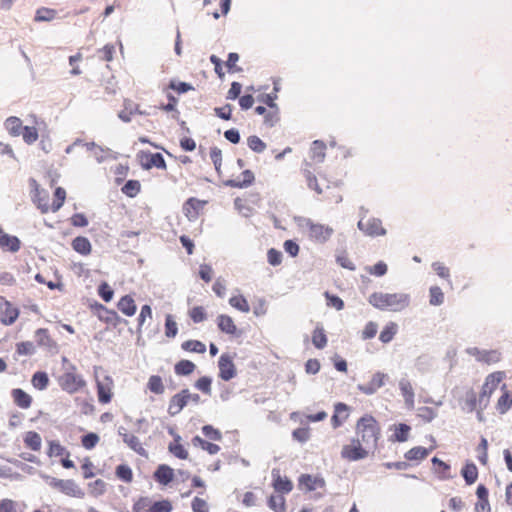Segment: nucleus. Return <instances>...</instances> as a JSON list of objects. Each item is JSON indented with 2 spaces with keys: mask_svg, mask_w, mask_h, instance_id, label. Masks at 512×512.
<instances>
[{
  "mask_svg": "<svg viewBox=\"0 0 512 512\" xmlns=\"http://www.w3.org/2000/svg\"><path fill=\"white\" fill-rule=\"evenodd\" d=\"M368 303L378 310L401 312L410 306L411 296L404 292H373L368 297Z\"/></svg>",
  "mask_w": 512,
  "mask_h": 512,
  "instance_id": "f257e3e1",
  "label": "nucleus"
},
{
  "mask_svg": "<svg viewBox=\"0 0 512 512\" xmlns=\"http://www.w3.org/2000/svg\"><path fill=\"white\" fill-rule=\"evenodd\" d=\"M357 434L360 436V442L366 448L374 449L379 437V426L374 417L365 415L361 417L356 425Z\"/></svg>",
  "mask_w": 512,
  "mask_h": 512,
  "instance_id": "f03ea898",
  "label": "nucleus"
},
{
  "mask_svg": "<svg viewBox=\"0 0 512 512\" xmlns=\"http://www.w3.org/2000/svg\"><path fill=\"white\" fill-rule=\"evenodd\" d=\"M41 478L44 479L49 486L58 489L60 492L67 496L82 497L84 495L81 488L76 484L74 480L57 479L46 474H41Z\"/></svg>",
  "mask_w": 512,
  "mask_h": 512,
  "instance_id": "7ed1b4c3",
  "label": "nucleus"
},
{
  "mask_svg": "<svg viewBox=\"0 0 512 512\" xmlns=\"http://www.w3.org/2000/svg\"><path fill=\"white\" fill-rule=\"evenodd\" d=\"M302 225L309 229V237L320 244L327 242L334 232L332 227L314 223L309 218H304Z\"/></svg>",
  "mask_w": 512,
  "mask_h": 512,
  "instance_id": "20e7f679",
  "label": "nucleus"
},
{
  "mask_svg": "<svg viewBox=\"0 0 512 512\" xmlns=\"http://www.w3.org/2000/svg\"><path fill=\"white\" fill-rule=\"evenodd\" d=\"M369 454V449L366 448L359 438L351 440V444L342 447L341 456L348 461H358L366 458Z\"/></svg>",
  "mask_w": 512,
  "mask_h": 512,
  "instance_id": "39448f33",
  "label": "nucleus"
},
{
  "mask_svg": "<svg viewBox=\"0 0 512 512\" xmlns=\"http://www.w3.org/2000/svg\"><path fill=\"white\" fill-rule=\"evenodd\" d=\"M85 384L86 382L82 376L73 371H66L59 377L60 387L70 394L78 392Z\"/></svg>",
  "mask_w": 512,
  "mask_h": 512,
  "instance_id": "423d86ee",
  "label": "nucleus"
},
{
  "mask_svg": "<svg viewBox=\"0 0 512 512\" xmlns=\"http://www.w3.org/2000/svg\"><path fill=\"white\" fill-rule=\"evenodd\" d=\"M357 227L360 231H362L365 235L370 237L376 236H384L387 231L382 226V221L379 218H369L367 221H364V217H362L357 224Z\"/></svg>",
  "mask_w": 512,
  "mask_h": 512,
  "instance_id": "0eeeda50",
  "label": "nucleus"
},
{
  "mask_svg": "<svg viewBox=\"0 0 512 512\" xmlns=\"http://www.w3.org/2000/svg\"><path fill=\"white\" fill-rule=\"evenodd\" d=\"M138 158L141 162V166L145 170H149L153 167H156L158 169H166L165 159H164L163 155L159 152L151 153V152L141 151L138 154Z\"/></svg>",
  "mask_w": 512,
  "mask_h": 512,
  "instance_id": "6e6552de",
  "label": "nucleus"
},
{
  "mask_svg": "<svg viewBox=\"0 0 512 512\" xmlns=\"http://www.w3.org/2000/svg\"><path fill=\"white\" fill-rule=\"evenodd\" d=\"M219 377L224 381H229L236 376V367L229 354H222L218 361Z\"/></svg>",
  "mask_w": 512,
  "mask_h": 512,
  "instance_id": "1a4fd4ad",
  "label": "nucleus"
},
{
  "mask_svg": "<svg viewBox=\"0 0 512 512\" xmlns=\"http://www.w3.org/2000/svg\"><path fill=\"white\" fill-rule=\"evenodd\" d=\"M387 374L376 372L367 384H358L357 389L365 395H373L385 384Z\"/></svg>",
  "mask_w": 512,
  "mask_h": 512,
  "instance_id": "9d476101",
  "label": "nucleus"
},
{
  "mask_svg": "<svg viewBox=\"0 0 512 512\" xmlns=\"http://www.w3.org/2000/svg\"><path fill=\"white\" fill-rule=\"evenodd\" d=\"M399 390L404 398L405 407L409 410L415 406V392L407 377H402L398 382Z\"/></svg>",
  "mask_w": 512,
  "mask_h": 512,
  "instance_id": "9b49d317",
  "label": "nucleus"
},
{
  "mask_svg": "<svg viewBox=\"0 0 512 512\" xmlns=\"http://www.w3.org/2000/svg\"><path fill=\"white\" fill-rule=\"evenodd\" d=\"M118 434L122 437L123 442L133 451L138 453L139 455H145V449L142 447V444L138 437L133 434H129L127 429L123 426L118 428Z\"/></svg>",
  "mask_w": 512,
  "mask_h": 512,
  "instance_id": "f8f14e48",
  "label": "nucleus"
},
{
  "mask_svg": "<svg viewBox=\"0 0 512 512\" xmlns=\"http://www.w3.org/2000/svg\"><path fill=\"white\" fill-rule=\"evenodd\" d=\"M272 478H273V487L276 492H279L280 494L289 493L292 488L293 484L288 478H282L280 475L279 469H273L272 472Z\"/></svg>",
  "mask_w": 512,
  "mask_h": 512,
  "instance_id": "ddd939ff",
  "label": "nucleus"
},
{
  "mask_svg": "<svg viewBox=\"0 0 512 512\" xmlns=\"http://www.w3.org/2000/svg\"><path fill=\"white\" fill-rule=\"evenodd\" d=\"M188 404L184 389L181 390L179 393L175 394L171 397L169 406H168V413L171 416L178 415L182 409Z\"/></svg>",
  "mask_w": 512,
  "mask_h": 512,
  "instance_id": "4468645a",
  "label": "nucleus"
},
{
  "mask_svg": "<svg viewBox=\"0 0 512 512\" xmlns=\"http://www.w3.org/2000/svg\"><path fill=\"white\" fill-rule=\"evenodd\" d=\"M21 242L18 237L4 233L0 227V247L12 253L19 251Z\"/></svg>",
  "mask_w": 512,
  "mask_h": 512,
  "instance_id": "2eb2a0df",
  "label": "nucleus"
},
{
  "mask_svg": "<svg viewBox=\"0 0 512 512\" xmlns=\"http://www.w3.org/2000/svg\"><path fill=\"white\" fill-rule=\"evenodd\" d=\"M173 477L174 470L166 464L159 465L154 472V479L162 485H168L172 482Z\"/></svg>",
  "mask_w": 512,
  "mask_h": 512,
  "instance_id": "dca6fc26",
  "label": "nucleus"
},
{
  "mask_svg": "<svg viewBox=\"0 0 512 512\" xmlns=\"http://www.w3.org/2000/svg\"><path fill=\"white\" fill-rule=\"evenodd\" d=\"M243 180L230 179L225 182V185L232 188H246L253 184L255 177L251 170H244L242 172Z\"/></svg>",
  "mask_w": 512,
  "mask_h": 512,
  "instance_id": "f3484780",
  "label": "nucleus"
},
{
  "mask_svg": "<svg viewBox=\"0 0 512 512\" xmlns=\"http://www.w3.org/2000/svg\"><path fill=\"white\" fill-rule=\"evenodd\" d=\"M347 410L348 406L344 403L339 402L335 405L334 414L331 418L333 428L340 427L343 424V422L347 419Z\"/></svg>",
  "mask_w": 512,
  "mask_h": 512,
  "instance_id": "a211bd4d",
  "label": "nucleus"
},
{
  "mask_svg": "<svg viewBox=\"0 0 512 512\" xmlns=\"http://www.w3.org/2000/svg\"><path fill=\"white\" fill-rule=\"evenodd\" d=\"M16 405L22 409H28L31 406L32 398L24 390L15 388L11 392Z\"/></svg>",
  "mask_w": 512,
  "mask_h": 512,
  "instance_id": "6ab92c4d",
  "label": "nucleus"
},
{
  "mask_svg": "<svg viewBox=\"0 0 512 512\" xmlns=\"http://www.w3.org/2000/svg\"><path fill=\"white\" fill-rule=\"evenodd\" d=\"M299 484L305 486L307 490L313 491L318 488H322L325 485V481L322 478L313 477L308 474H303L299 478Z\"/></svg>",
  "mask_w": 512,
  "mask_h": 512,
  "instance_id": "aec40b11",
  "label": "nucleus"
},
{
  "mask_svg": "<svg viewBox=\"0 0 512 512\" xmlns=\"http://www.w3.org/2000/svg\"><path fill=\"white\" fill-rule=\"evenodd\" d=\"M117 306L118 309L126 316H133L137 310L135 301L130 295L123 296L119 300Z\"/></svg>",
  "mask_w": 512,
  "mask_h": 512,
  "instance_id": "412c9836",
  "label": "nucleus"
},
{
  "mask_svg": "<svg viewBox=\"0 0 512 512\" xmlns=\"http://www.w3.org/2000/svg\"><path fill=\"white\" fill-rule=\"evenodd\" d=\"M217 325L224 333L231 335H235L237 333V327L234 324L233 319L228 315H219L217 318Z\"/></svg>",
  "mask_w": 512,
  "mask_h": 512,
  "instance_id": "4be33fe9",
  "label": "nucleus"
},
{
  "mask_svg": "<svg viewBox=\"0 0 512 512\" xmlns=\"http://www.w3.org/2000/svg\"><path fill=\"white\" fill-rule=\"evenodd\" d=\"M72 248L81 255H88L91 252L92 246L88 238L78 236L72 240Z\"/></svg>",
  "mask_w": 512,
  "mask_h": 512,
  "instance_id": "5701e85b",
  "label": "nucleus"
},
{
  "mask_svg": "<svg viewBox=\"0 0 512 512\" xmlns=\"http://www.w3.org/2000/svg\"><path fill=\"white\" fill-rule=\"evenodd\" d=\"M461 475L467 485H472L477 480L478 469L474 463H466V465L461 469Z\"/></svg>",
  "mask_w": 512,
  "mask_h": 512,
  "instance_id": "b1692460",
  "label": "nucleus"
},
{
  "mask_svg": "<svg viewBox=\"0 0 512 512\" xmlns=\"http://www.w3.org/2000/svg\"><path fill=\"white\" fill-rule=\"evenodd\" d=\"M192 444L196 447H201L210 455H215L220 451V447L217 444L208 442L198 435L192 438Z\"/></svg>",
  "mask_w": 512,
  "mask_h": 512,
  "instance_id": "393cba45",
  "label": "nucleus"
},
{
  "mask_svg": "<svg viewBox=\"0 0 512 512\" xmlns=\"http://www.w3.org/2000/svg\"><path fill=\"white\" fill-rule=\"evenodd\" d=\"M325 149L326 145L323 141L315 140L312 143L310 154L311 158L315 160L316 162H323L325 158Z\"/></svg>",
  "mask_w": 512,
  "mask_h": 512,
  "instance_id": "a878e982",
  "label": "nucleus"
},
{
  "mask_svg": "<svg viewBox=\"0 0 512 512\" xmlns=\"http://www.w3.org/2000/svg\"><path fill=\"white\" fill-rule=\"evenodd\" d=\"M25 445L33 451H39L42 445L41 436L35 431H29L24 437Z\"/></svg>",
  "mask_w": 512,
  "mask_h": 512,
  "instance_id": "bb28decb",
  "label": "nucleus"
},
{
  "mask_svg": "<svg viewBox=\"0 0 512 512\" xmlns=\"http://www.w3.org/2000/svg\"><path fill=\"white\" fill-rule=\"evenodd\" d=\"M432 448H424L421 446L411 448L405 453V458L409 461L425 459Z\"/></svg>",
  "mask_w": 512,
  "mask_h": 512,
  "instance_id": "cd10ccee",
  "label": "nucleus"
},
{
  "mask_svg": "<svg viewBox=\"0 0 512 512\" xmlns=\"http://www.w3.org/2000/svg\"><path fill=\"white\" fill-rule=\"evenodd\" d=\"M31 383L38 390H45L49 384V377L44 371H37L33 374Z\"/></svg>",
  "mask_w": 512,
  "mask_h": 512,
  "instance_id": "c85d7f7f",
  "label": "nucleus"
},
{
  "mask_svg": "<svg viewBox=\"0 0 512 512\" xmlns=\"http://www.w3.org/2000/svg\"><path fill=\"white\" fill-rule=\"evenodd\" d=\"M205 202H202L196 198H189L184 204V210L186 211V215L190 217H196L198 214V210L203 207Z\"/></svg>",
  "mask_w": 512,
  "mask_h": 512,
  "instance_id": "c756f323",
  "label": "nucleus"
},
{
  "mask_svg": "<svg viewBox=\"0 0 512 512\" xmlns=\"http://www.w3.org/2000/svg\"><path fill=\"white\" fill-rule=\"evenodd\" d=\"M34 342H36L38 347L41 349L50 348L52 343L46 329H38L35 332Z\"/></svg>",
  "mask_w": 512,
  "mask_h": 512,
  "instance_id": "7c9ffc66",
  "label": "nucleus"
},
{
  "mask_svg": "<svg viewBox=\"0 0 512 512\" xmlns=\"http://www.w3.org/2000/svg\"><path fill=\"white\" fill-rule=\"evenodd\" d=\"M141 189V184L138 180H128L121 188L123 194L128 197H135Z\"/></svg>",
  "mask_w": 512,
  "mask_h": 512,
  "instance_id": "2f4dec72",
  "label": "nucleus"
},
{
  "mask_svg": "<svg viewBox=\"0 0 512 512\" xmlns=\"http://www.w3.org/2000/svg\"><path fill=\"white\" fill-rule=\"evenodd\" d=\"M5 128L9 131V133L13 136H18L21 134L23 129L22 122L17 117H9L5 121Z\"/></svg>",
  "mask_w": 512,
  "mask_h": 512,
  "instance_id": "473e14b6",
  "label": "nucleus"
},
{
  "mask_svg": "<svg viewBox=\"0 0 512 512\" xmlns=\"http://www.w3.org/2000/svg\"><path fill=\"white\" fill-rule=\"evenodd\" d=\"M429 303L433 306H440L444 302V293L438 286H432L429 289Z\"/></svg>",
  "mask_w": 512,
  "mask_h": 512,
  "instance_id": "72a5a7b5",
  "label": "nucleus"
},
{
  "mask_svg": "<svg viewBox=\"0 0 512 512\" xmlns=\"http://www.w3.org/2000/svg\"><path fill=\"white\" fill-rule=\"evenodd\" d=\"M268 506L275 512H283L285 510V499L281 494L271 495L268 499Z\"/></svg>",
  "mask_w": 512,
  "mask_h": 512,
  "instance_id": "f704fd0d",
  "label": "nucleus"
},
{
  "mask_svg": "<svg viewBox=\"0 0 512 512\" xmlns=\"http://www.w3.org/2000/svg\"><path fill=\"white\" fill-rule=\"evenodd\" d=\"M247 145L255 153H263L267 148L266 143L256 135L247 138Z\"/></svg>",
  "mask_w": 512,
  "mask_h": 512,
  "instance_id": "c9c22d12",
  "label": "nucleus"
},
{
  "mask_svg": "<svg viewBox=\"0 0 512 512\" xmlns=\"http://www.w3.org/2000/svg\"><path fill=\"white\" fill-rule=\"evenodd\" d=\"M505 373L504 372H495L490 374L485 381V388H489V393H492L498 384L502 381L504 378Z\"/></svg>",
  "mask_w": 512,
  "mask_h": 512,
  "instance_id": "e433bc0d",
  "label": "nucleus"
},
{
  "mask_svg": "<svg viewBox=\"0 0 512 512\" xmlns=\"http://www.w3.org/2000/svg\"><path fill=\"white\" fill-rule=\"evenodd\" d=\"M115 474L120 480L126 483L131 482L133 479L132 469L127 464L118 465L116 467Z\"/></svg>",
  "mask_w": 512,
  "mask_h": 512,
  "instance_id": "4c0bfd02",
  "label": "nucleus"
},
{
  "mask_svg": "<svg viewBox=\"0 0 512 512\" xmlns=\"http://www.w3.org/2000/svg\"><path fill=\"white\" fill-rule=\"evenodd\" d=\"M195 369V364L189 360H181L175 365V373L177 375H189Z\"/></svg>",
  "mask_w": 512,
  "mask_h": 512,
  "instance_id": "58836bf2",
  "label": "nucleus"
},
{
  "mask_svg": "<svg viewBox=\"0 0 512 512\" xmlns=\"http://www.w3.org/2000/svg\"><path fill=\"white\" fill-rule=\"evenodd\" d=\"M229 303L232 307L238 309L241 312L247 313L250 311V306L245 297L242 295L231 297Z\"/></svg>",
  "mask_w": 512,
  "mask_h": 512,
  "instance_id": "ea45409f",
  "label": "nucleus"
},
{
  "mask_svg": "<svg viewBox=\"0 0 512 512\" xmlns=\"http://www.w3.org/2000/svg\"><path fill=\"white\" fill-rule=\"evenodd\" d=\"M186 352H206V345L198 340H188L182 343Z\"/></svg>",
  "mask_w": 512,
  "mask_h": 512,
  "instance_id": "a19ab883",
  "label": "nucleus"
},
{
  "mask_svg": "<svg viewBox=\"0 0 512 512\" xmlns=\"http://www.w3.org/2000/svg\"><path fill=\"white\" fill-rule=\"evenodd\" d=\"M55 200L52 203L51 209L53 212L58 211L64 204L66 198V191L62 187H57L54 192Z\"/></svg>",
  "mask_w": 512,
  "mask_h": 512,
  "instance_id": "79ce46f5",
  "label": "nucleus"
},
{
  "mask_svg": "<svg viewBox=\"0 0 512 512\" xmlns=\"http://www.w3.org/2000/svg\"><path fill=\"white\" fill-rule=\"evenodd\" d=\"M148 388L155 394H162L164 392V386L161 377L152 375L148 380Z\"/></svg>",
  "mask_w": 512,
  "mask_h": 512,
  "instance_id": "37998d69",
  "label": "nucleus"
},
{
  "mask_svg": "<svg viewBox=\"0 0 512 512\" xmlns=\"http://www.w3.org/2000/svg\"><path fill=\"white\" fill-rule=\"evenodd\" d=\"M97 392H98V400L100 403L106 404L111 401L110 388L108 386H105L100 381H97Z\"/></svg>",
  "mask_w": 512,
  "mask_h": 512,
  "instance_id": "c03bdc74",
  "label": "nucleus"
},
{
  "mask_svg": "<svg viewBox=\"0 0 512 512\" xmlns=\"http://www.w3.org/2000/svg\"><path fill=\"white\" fill-rule=\"evenodd\" d=\"M21 134L27 144H32L38 139L37 129L32 126H24Z\"/></svg>",
  "mask_w": 512,
  "mask_h": 512,
  "instance_id": "a18cd8bd",
  "label": "nucleus"
},
{
  "mask_svg": "<svg viewBox=\"0 0 512 512\" xmlns=\"http://www.w3.org/2000/svg\"><path fill=\"white\" fill-rule=\"evenodd\" d=\"M396 331L397 325L395 323H390L381 331L379 339L383 343H388L393 339L394 335L396 334Z\"/></svg>",
  "mask_w": 512,
  "mask_h": 512,
  "instance_id": "49530a36",
  "label": "nucleus"
},
{
  "mask_svg": "<svg viewBox=\"0 0 512 512\" xmlns=\"http://www.w3.org/2000/svg\"><path fill=\"white\" fill-rule=\"evenodd\" d=\"M152 500L148 497H141L132 507L133 512H150Z\"/></svg>",
  "mask_w": 512,
  "mask_h": 512,
  "instance_id": "de8ad7c7",
  "label": "nucleus"
},
{
  "mask_svg": "<svg viewBox=\"0 0 512 512\" xmlns=\"http://www.w3.org/2000/svg\"><path fill=\"white\" fill-rule=\"evenodd\" d=\"M18 315H19L18 309L12 308L8 305V307L6 308V310L4 311V313L1 316V321H2V323L6 324V325H11L15 322Z\"/></svg>",
  "mask_w": 512,
  "mask_h": 512,
  "instance_id": "09e8293b",
  "label": "nucleus"
},
{
  "mask_svg": "<svg viewBox=\"0 0 512 512\" xmlns=\"http://www.w3.org/2000/svg\"><path fill=\"white\" fill-rule=\"evenodd\" d=\"M56 11L49 8H40L36 12L35 20L38 22L51 21L55 18Z\"/></svg>",
  "mask_w": 512,
  "mask_h": 512,
  "instance_id": "8fccbe9b",
  "label": "nucleus"
},
{
  "mask_svg": "<svg viewBox=\"0 0 512 512\" xmlns=\"http://www.w3.org/2000/svg\"><path fill=\"white\" fill-rule=\"evenodd\" d=\"M512 405V397L509 392H504L499 398L497 403V409L501 414L506 413Z\"/></svg>",
  "mask_w": 512,
  "mask_h": 512,
  "instance_id": "3c124183",
  "label": "nucleus"
},
{
  "mask_svg": "<svg viewBox=\"0 0 512 512\" xmlns=\"http://www.w3.org/2000/svg\"><path fill=\"white\" fill-rule=\"evenodd\" d=\"M99 436L94 432H89L82 436L81 442L85 449H93L99 442Z\"/></svg>",
  "mask_w": 512,
  "mask_h": 512,
  "instance_id": "603ef678",
  "label": "nucleus"
},
{
  "mask_svg": "<svg viewBox=\"0 0 512 512\" xmlns=\"http://www.w3.org/2000/svg\"><path fill=\"white\" fill-rule=\"evenodd\" d=\"M47 453L49 457L61 456L63 454H67V456L69 455V452H67L66 448L62 446L58 441L54 440L49 442V450Z\"/></svg>",
  "mask_w": 512,
  "mask_h": 512,
  "instance_id": "864d4df0",
  "label": "nucleus"
},
{
  "mask_svg": "<svg viewBox=\"0 0 512 512\" xmlns=\"http://www.w3.org/2000/svg\"><path fill=\"white\" fill-rule=\"evenodd\" d=\"M168 450L170 453H172L175 457L179 459L184 460L188 458L187 450L180 443H170L168 446Z\"/></svg>",
  "mask_w": 512,
  "mask_h": 512,
  "instance_id": "5fc2aeb1",
  "label": "nucleus"
},
{
  "mask_svg": "<svg viewBox=\"0 0 512 512\" xmlns=\"http://www.w3.org/2000/svg\"><path fill=\"white\" fill-rule=\"evenodd\" d=\"M172 509L173 507L169 500L152 501L150 512H171Z\"/></svg>",
  "mask_w": 512,
  "mask_h": 512,
  "instance_id": "6e6d98bb",
  "label": "nucleus"
},
{
  "mask_svg": "<svg viewBox=\"0 0 512 512\" xmlns=\"http://www.w3.org/2000/svg\"><path fill=\"white\" fill-rule=\"evenodd\" d=\"M212 379L208 376H203L195 382V387L204 394L211 395Z\"/></svg>",
  "mask_w": 512,
  "mask_h": 512,
  "instance_id": "4d7b16f0",
  "label": "nucleus"
},
{
  "mask_svg": "<svg viewBox=\"0 0 512 512\" xmlns=\"http://www.w3.org/2000/svg\"><path fill=\"white\" fill-rule=\"evenodd\" d=\"M99 317L108 323H115L119 318L117 312L108 310L103 305H100Z\"/></svg>",
  "mask_w": 512,
  "mask_h": 512,
  "instance_id": "13d9d810",
  "label": "nucleus"
},
{
  "mask_svg": "<svg viewBox=\"0 0 512 512\" xmlns=\"http://www.w3.org/2000/svg\"><path fill=\"white\" fill-rule=\"evenodd\" d=\"M98 294L105 302H110L114 296V291L108 283L102 282L98 286Z\"/></svg>",
  "mask_w": 512,
  "mask_h": 512,
  "instance_id": "bf43d9fd",
  "label": "nucleus"
},
{
  "mask_svg": "<svg viewBox=\"0 0 512 512\" xmlns=\"http://www.w3.org/2000/svg\"><path fill=\"white\" fill-rule=\"evenodd\" d=\"M410 426L405 423H400L395 430L394 437L398 442H404L408 439L410 432Z\"/></svg>",
  "mask_w": 512,
  "mask_h": 512,
  "instance_id": "052dcab7",
  "label": "nucleus"
},
{
  "mask_svg": "<svg viewBox=\"0 0 512 512\" xmlns=\"http://www.w3.org/2000/svg\"><path fill=\"white\" fill-rule=\"evenodd\" d=\"M178 332L177 323L173 320L171 315H167L165 319V335L168 338H173Z\"/></svg>",
  "mask_w": 512,
  "mask_h": 512,
  "instance_id": "680f3d73",
  "label": "nucleus"
},
{
  "mask_svg": "<svg viewBox=\"0 0 512 512\" xmlns=\"http://www.w3.org/2000/svg\"><path fill=\"white\" fill-rule=\"evenodd\" d=\"M324 295L327 300L328 306L333 307L338 311H340L344 308L343 300L340 297H338L337 295L331 294L329 292H325Z\"/></svg>",
  "mask_w": 512,
  "mask_h": 512,
  "instance_id": "e2e57ef3",
  "label": "nucleus"
},
{
  "mask_svg": "<svg viewBox=\"0 0 512 512\" xmlns=\"http://www.w3.org/2000/svg\"><path fill=\"white\" fill-rule=\"evenodd\" d=\"M201 430L204 436L211 440L220 441L222 439L221 432L212 425H204Z\"/></svg>",
  "mask_w": 512,
  "mask_h": 512,
  "instance_id": "0e129e2a",
  "label": "nucleus"
},
{
  "mask_svg": "<svg viewBox=\"0 0 512 512\" xmlns=\"http://www.w3.org/2000/svg\"><path fill=\"white\" fill-rule=\"evenodd\" d=\"M418 416L425 422H431L437 417V412L430 407L423 406L418 409Z\"/></svg>",
  "mask_w": 512,
  "mask_h": 512,
  "instance_id": "69168bd1",
  "label": "nucleus"
},
{
  "mask_svg": "<svg viewBox=\"0 0 512 512\" xmlns=\"http://www.w3.org/2000/svg\"><path fill=\"white\" fill-rule=\"evenodd\" d=\"M268 263L272 266H278L282 262V253L279 250L270 248L267 252Z\"/></svg>",
  "mask_w": 512,
  "mask_h": 512,
  "instance_id": "338daca9",
  "label": "nucleus"
},
{
  "mask_svg": "<svg viewBox=\"0 0 512 512\" xmlns=\"http://www.w3.org/2000/svg\"><path fill=\"white\" fill-rule=\"evenodd\" d=\"M292 437L294 440L305 443L310 438L309 428H297L292 432Z\"/></svg>",
  "mask_w": 512,
  "mask_h": 512,
  "instance_id": "774afa93",
  "label": "nucleus"
}]
</instances>
